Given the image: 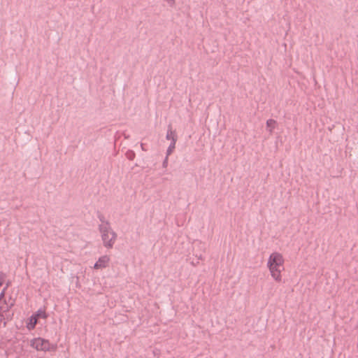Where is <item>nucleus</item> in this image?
I'll list each match as a JSON object with an SVG mask.
<instances>
[{"label":"nucleus","instance_id":"2","mask_svg":"<svg viewBox=\"0 0 358 358\" xmlns=\"http://www.w3.org/2000/svg\"><path fill=\"white\" fill-rule=\"evenodd\" d=\"M99 231L104 248L108 250L113 248L116 242L117 234L113 229L110 223L106 221L101 222L99 226Z\"/></svg>","mask_w":358,"mask_h":358},{"label":"nucleus","instance_id":"8","mask_svg":"<svg viewBox=\"0 0 358 358\" xmlns=\"http://www.w3.org/2000/svg\"><path fill=\"white\" fill-rule=\"evenodd\" d=\"M175 145H176V142H172L171 145L169 146V148L167 150V156L171 155V153L173 152V150L175 148Z\"/></svg>","mask_w":358,"mask_h":358},{"label":"nucleus","instance_id":"9","mask_svg":"<svg viewBox=\"0 0 358 358\" xmlns=\"http://www.w3.org/2000/svg\"><path fill=\"white\" fill-rule=\"evenodd\" d=\"M14 305V301H11L9 304V306L6 308H3L2 306H0V310L2 311V312H6L7 310H9V308H10L12 306H13Z\"/></svg>","mask_w":358,"mask_h":358},{"label":"nucleus","instance_id":"10","mask_svg":"<svg viewBox=\"0 0 358 358\" xmlns=\"http://www.w3.org/2000/svg\"><path fill=\"white\" fill-rule=\"evenodd\" d=\"M3 282V278L0 277V287L2 286Z\"/></svg>","mask_w":358,"mask_h":358},{"label":"nucleus","instance_id":"7","mask_svg":"<svg viewBox=\"0 0 358 358\" xmlns=\"http://www.w3.org/2000/svg\"><path fill=\"white\" fill-rule=\"evenodd\" d=\"M166 138L171 140L172 142H176V136L175 132L171 129L169 130L166 134Z\"/></svg>","mask_w":358,"mask_h":358},{"label":"nucleus","instance_id":"5","mask_svg":"<svg viewBox=\"0 0 358 358\" xmlns=\"http://www.w3.org/2000/svg\"><path fill=\"white\" fill-rule=\"evenodd\" d=\"M110 262V257L109 255H104L99 257L97 261L93 266L94 270H102L107 268Z\"/></svg>","mask_w":358,"mask_h":358},{"label":"nucleus","instance_id":"1","mask_svg":"<svg viewBox=\"0 0 358 358\" xmlns=\"http://www.w3.org/2000/svg\"><path fill=\"white\" fill-rule=\"evenodd\" d=\"M285 257L284 255L278 251L271 252L266 260V268L271 278L275 282H281L282 273L285 271Z\"/></svg>","mask_w":358,"mask_h":358},{"label":"nucleus","instance_id":"4","mask_svg":"<svg viewBox=\"0 0 358 358\" xmlns=\"http://www.w3.org/2000/svg\"><path fill=\"white\" fill-rule=\"evenodd\" d=\"M47 317V315L45 312L43 310H38L34 315H32L29 318L27 319L26 322V327L29 330H33L39 318L45 319Z\"/></svg>","mask_w":358,"mask_h":358},{"label":"nucleus","instance_id":"3","mask_svg":"<svg viewBox=\"0 0 358 358\" xmlns=\"http://www.w3.org/2000/svg\"><path fill=\"white\" fill-rule=\"evenodd\" d=\"M30 346L37 351L55 352L57 350V345L51 343L48 340L38 337L30 341Z\"/></svg>","mask_w":358,"mask_h":358},{"label":"nucleus","instance_id":"6","mask_svg":"<svg viewBox=\"0 0 358 358\" xmlns=\"http://www.w3.org/2000/svg\"><path fill=\"white\" fill-rule=\"evenodd\" d=\"M277 122L273 119L266 121V128L270 133H272L276 127Z\"/></svg>","mask_w":358,"mask_h":358}]
</instances>
